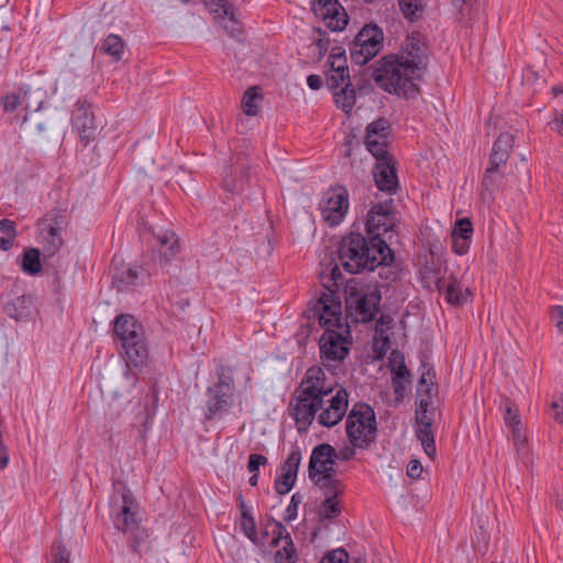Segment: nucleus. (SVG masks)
I'll return each instance as SVG.
<instances>
[{"mask_svg":"<svg viewBox=\"0 0 563 563\" xmlns=\"http://www.w3.org/2000/svg\"><path fill=\"white\" fill-rule=\"evenodd\" d=\"M32 93L30 91H24L22 99L18 93H8L1 98L0 102L3 110L8 113L13 112L22 103H24L26 111H37L41 108L43 101H40L37 107L32 108L29 102Z\"/></svg>","mask_w":563,"mask_h":563,"instance_id":"cd10ccee","label":"nucleus"},{"mask_svg":"<svg viewBox=\"0 0 563 563\" xmlns=\"http://www.w3.org/2000/svg\"><path fill=\"white\" fill-rule=\"evenodd\" d=\"M399 7L404 15L413 21L422 15L424 0H399Z\"/></svg>","mask_w":563,"mask_h":563,"instance_id":"f704fd0d","label":"nucleus"},{"mask_svg":"<svg viewBox=\"0 0 563 563\" xmlns=\"http://www.w3.org/2000/svg\"><path fill=\"white\" fill-rule=\"evenodd\" d=\"M355 455V446H345L340 451L335 450V461H350Z\"/></svg>","mask_w":563,"mask_h":563,"instance_id":"bf43d9fd","label":"nucleus"},{"mask_svg":"<svg viewBox=\"0 0 563 563\" xmlns=\"http://www.w3.org/2000/svg\"><path fill=\"white\" fill-rule=\"evenodd\" d=\"M389 367L393 373V386L397 401L405 397L406 384L410 383V372L407 368L404 355L398 351H393L389 358Z\"/></svg>","mask_w":563,"mask_h":563,"instance_id":"6ab92c4d","label":"nucleus"},{"mask_svg":"<svg viewBox=\"0 0 563 563\" xmlns=\"http://www.w3.org/2000/svg\"><path fill=\"white\" fill-rule=\"evenodd\" d=\"M422 470V465L418 460H411L407 466V475L413 479L419 478Z\"/></svg>","mask_w":563,"mask_h":563,"instance_id":"4d7b16f0","label":"nucleus"},{"mask_svg":"<svg viewBox=\"0 0 563 563\" xmlns=\"http://www.w3.org/2000/svg\"><path fill=\"white\" fill-rule=\"evenodd\" d=\"M214 20H221L222 26L234 36L239 32V23L234 15V10L229 0H202Z\"/></svg>","mask_w":563,"mask_h":563,"instance_id":"a211bd4d","label":"nucleus"},{"mask_svg":"<svg viewBox=\"0 0 563 563\" xmlns=\"http://www.w3.org/2000/svg\"><path fill=\"white\" fill-rule=\"evenodd\" d=\"M301 462V452L298 446L294 448L288 454L286 461L282 466V472L290 474L297 478L298 468Z\"/></svg>","mask_w":563,"mask_h":563,"instance_id":"58836bf2","label":"nucleus"},{"mask_svg":"<svg viewBox=\"0 0 563 563\" xmlns=\"http://www.w3.org/2000/svg\"><path fill=\"white\" fill-rule=\"evenodd\" d=\"M434 422H416L415 433L420 441L424 453L434 459L437 453L434 431L432 429Z\"/></svg>","mask_w":563,"mask_h":563,"instance_id":"393cba45","label":"nucleus"},{"mask_svg":"<svg viewBox=\"0 0 563 563\" xmlns=\"http://www.w3.org/2000/svg\"><path fill=\"white\" fill-rule=\"evenodd\" d=\"M430 58L428 38L419 31L408 34L397 54H390L378 62L372 77L386 92L405 99L419 93L417 80L422 79Z\"/></svg>","mask_w":563,"mask_h":563,"instance_id":"f03ea898","label":"nucleus"},{"mask_svg":"<svg viewBox=\"0 0 563 563\" xmlns=\"http://www.w3.org/2000/svg\"><path fill=\"white\" fill-rule=\"evenodd\" d=\"M69 552L66 549V547L58 544L57 547V553L55 554V562L56 563H70L69 561Z\"/></svg>","mask_w":563,"mask_h":563,"instance_id":"e2e57ef3","label":"nucleus"},{"mask_svg":"<svg viewBox=\"0 0 563 563\" xmlns=\"http://www.w3.org/2000/svg\"><path fill=\"white\" fill-rule=\"evenodd\" d=\"M125 43L121 36L109 34L101 43L100 51L112 57L113 62L122 59Z\"/></svg>","mask_w":563,"mask_h":563,"instance_id":"c85d7f7f","label":"nucleus"},{"mask_svg":"<svg viewBox=\"0 0 563 563\" xmlns=\"http://www.w3.org/2000/svg\"><path fill=\"white\" fill-rule=\"evenodd\" d=\"M349 406V393L328 380L324 371L318 366L307 369L299 386L295 389L289 411L299 433L307 432L314 418L320 426L332 428L345 416Z\"/></svg>","mask_w":563,"mask_h":563,"instance_id":"f257e3e1","label":"nucleus"},{"mask_svg":"<svg viewBox=\"0 0 563 563\" xmlns=\"http://www.w3.org/2000/svg\"><path fill=\"white\" fill-rule=\"evenodd\" d=\"M115 343L129 366H142L148 358V346L143 325L132 314L122 313L113 321Z\"/></svg>","mask_w":563,"mask_h":563,"instance_id":"39448f33","label":"nucleus"},{"mask_svg":"<svg viewBox=\"0 0 563 563\" xmlns=\"http://www.w3.org/2000/svg\"><path fill=\"white\" fill-rule=\"evenodd\" d=\"M504 420L505 423L511 429L521 427L518 409L516 405L509 399H506L504 402Z\"/></svg>","mask_w":563,"mask_h":563,"instance_id":"ea45409f","label":"nucleus"},{"mask_svg":"<svg viewBox=\"0 0 563 563\" xmlns=\"http://www.w3.org/2000/svg\"><path fill=\"white\" fill-rule=\"evenodd\" d=\"M330 70L327 74V86L331 91L338 89L345 82H351L349 67L344 53H332L327 62Z\"/></svg>","mask_w":563,"mask_h":563,"instance_id":"412c9836","label":"nucleus"},{"mask_svg":"<svg viewBox=\"0 0 563 563\" xmlns=\"http://www.w3.org/2000/svg\"><path fill=\"white\" fill-rule=\"evenodd\" d=\"M554 420L563 426V400H554L551 404Z\"/></svg>","mask_w":563,"mask_h":563,"instance_id":"052dcab7","label":"nucleus"},{"mask_svg":"<svg viewBox=\"0 0 563 563\" xmlns=\"http://www.w3.org/2000/svg\"><path fill=\"white\" fill-rule=\"evenodd\" d=\"M511 438L517 451L521 450V448L525 446L526 440L521 434V427H516L515 429H511Z\"/></svg>","mask_w":563,"mask_h":563,"instance_id":"680f3d73","label":"nucleus"},{"mask_svg":"<svg viewBox=\"0 0 563 563\" xmlns=\"http://www.w3.org/2000/svg\"><path fill=\"white\" fill-rule=\"evenodd\" d=\"M0 231L5 234V236L15 238L16 236V225L12 220L2 219L0 221Z\"/></svg>","mask_w":563,"mask_h":563,"instance_id":"6e6d98bb","label":"nucleus"},{"mask_svg":"<svg viewBox=\"0 0 563 563\" xmlns=\"http://www.w3.org/2000/svg\"><path fill=\"white\" fill-rule=\"evenodd\" d=\"M332 282H333V285L334 286H338L339 284V280L342 279V274H341V271L339 268L338 265H335L332 269H331V278H330Z\"/></svg>","mask_w":563,"mask_h":563,"instance_id":"774afa93","label":"nucleus"},{"mask_svg":"<svg viewBox=\"0 0 563 563\" xmlns=\"http://www.w3.org/2000/svg\"><path fill=\"white\" fill-rule=\"evenodd\" d=\"M382 295L378 288L352 292L346 299V309L356 322L367 323L379 312Z\"/></svg>","mask_w":563,"mask_h":563,"instance_id":"9d476101","label":"nucleus"},{"mask_svg":"<svg viewBox=\"0 0 563 563\" xmlns=\"http://www.w3.org/2000/svg\"><path fill=\"white\" fill-rule=\"evenodd\" d=\"M275 560L277 563L296 562V549L290 536H287L284 547L276 552Z\"/></svg>","mask_w":563,"mask_h":563,"instance_id":"a19ab883","label":"nucleus"},{"mask_svg":"<svg viewBox=\"0 0 563 563\" xmlns=\"http://www.w3.org/2000/svg\"><path fill=\"white\" fill-rule=\"evenodd\" d=\"M551 318L555 321V328L563 334V305L553 306L551 308Z\"/></svg>","mask_w":563,"mask_h":563,"instance_id":"5fc2aeb1","label":"nucleus"},{"mask_svg":"<svg viewBox=\"0 0 563 563\" xmlns=\"http://www.w3.org/2000/svg\"><path fill=\"white\" fill-rule=\"evenodd\" d=\"M155 238L159 245V266H165L179 252V242L175 232L165 230L155 233Z\"/></svg>","mask_w":563,"mask_h":563,"instance_id":"b1692460","label":"nucleus"},{"mask_svg":"<svg viewBox=\"0 0 563 563\" xmlns=\"http://www.w3.org/2000/svg\"><path fill=\"white\" fill-rule=\"evenodd\" d=\"M347 552L344 549L339 548L325 554L321 559L320 563H347Z\"/></svg>","mask_w":563,"mask_h":563,"instance_id":"09e8293b","label":"nucleus"},{"mask_svg":"<svg viewBox=\"0 0 563 563\" xmlns=\"http://www.w3.org/2000/svg\"><path fill=\"white\" fill-rule=\"evenodd\" d=\"M366 130L369 131V137H373V134L388 136L389 130H390V124L386 119L380 118V119L372 122L371 124H368Z\"/></svg>","mask_w":563,"mask_h":563,"instance_id":"49530a36","label":"nucleus"},{"mask_svg":"<svg viewBox=\"0 0 563 563\" xmlns=\"http://www.w3.org/2000/svg\"><path fill=\"white\" fill-rule=\"evenodd\" d=\"M515 143L514 135L505 132L501 133L494 142L489 155V166L503 169L510 156Z\"/></svg>","mask_w":563,"mask_h":563,"instance_id":"5701e85b","label":"nucleus"},{"mask_svg":"<svg viewBox=\"0 0 563 563\" xmlns=\"http://www.w3.org/2000/svg\"><path fill=\"white\" fill-rule=\"evenodd\" d=\"M296 483V477L282 472L280 476L275 481V490L278 495H286L289 493Z\"/></svg>","mask_w":563,"mask_h":563,"instance_id":"37998d69","label":"nucleus"},{"mask_svg":"<svg viewBox=\"0 0 563 563\" xmlns=\"http://www.w3.org/2000/svg\"><path fill=\"white\" fill-rule=\"evenodd\" d=\"M322 84V78L319 75H309L307 78V85L312 90H319Z\"/></svg>","mask_w":563,"mask_h":563,"instance_id":"0e129e2a","label":"nucleus"},{"mask_svg":"<svg viewBox=\"0 0 563 563\" xmlns=\"http://www.w3.org/2000/svg\"><path fill=\"white\" fill-rule=\"evenodd\" d=\"M111 517L114 527L130 534L129 547L136 554H142L148 549V533L140 527L137 520L139 505L123 482L113 483V493L110 497Z\"/></svg>","mask_w":563,"mask_h":563,"instance_id":"20e7f679","label":"nucleus"},{"mask_svg":"<svg viewBox=\"0 0 563 563\" xmlns=\"http://www.w3.org/2000/svg\"><path fill=\"white\" fill-rule=\"evenodd\" d=\"M350 342L336 330H324L319 340L320 357L328 366L331 362H342L349 353Z\"/></svg>","mask_w":563,"mask_h":563,"instance_id":"ddd939ff","label":"nucleus"},{"mask_svg":"<svg viewBox=\"0 0 563 563\" xmlns=\"http://www.w3.org/2000/svg\"><path fill=\"white\" fill-rule=\"evenodd\" d=\"M435 287L440 294L444 295V299L453 305L461 306L467 299V291H463L461 282L452 274L445 278H437Z\"/></svg>","mask_w":563,"mask_h":563,"instance_id":"4be33fe9","label":"nucleus"},{"mask_svg":"<svg viewBox=\"0 0 563 563\" xmlns=\"http://www.w3.org/2000/svg\"><path fill=\"white\" fill-rule=\"evenodd\" d=\"M239 506L242 514L241 527L244 534L253 542L256 540V525L254 518L249 514L242 495L239 496Z\"/></svg>","mask_w":563,"mask_h":563,"instance_id":"72a5a7b5","label":"nucleus"},{"mask_svg":"<svg viewBox=\"0 0 563 563\" xmlns=\"http://www.w3.org/2000/svg\"><path fill=\"white\" fill-rule=\"evenodd\" d=\"M73 125L79 133L80 141L88 145L93 141L98 133V126L95 123V114L91 110V103L87 100H79L73 117Z\"/></svg>","mask_w":563,"mask_h":563,"instance_id":"2eb2a0df","label":"nucleus"},{"mask_svg":"<svg viewBox=\"0 0 563 563\" xmlns=\"http://www.w3.org/2000/svg\"><path fill=\"white\" fill-rule=\"evenodd\" d=\"M311 10L334 32L343 31L349 22L347 13L339 0H313Z\"/></svg>","mask_w":563,"mask_h":563,"instance_id":"f8f14e48","label":"nucleus"},{"mask_svg":"<svg viewBox=\"0 0 563 563\" xmlns=\"http://www.w3.org/2000/svg\"><path fill=\"white\" fill-rule=\"evenodd\" d=\"M44 253L47 256L54 255L62 246L63 239L60 232L53 228H45L43 231Z\"/></svg>","mask_w":563,"mask_h":563,"instance_id":"473e14b6","label":"nucleus"},{"mask_svg":"<svg viewBox=\"0 0 563 563\" xmlns=\"http://www.w3.org/2000/svg\"><path fill=\"white\" fill-rule=\"evenodd\" d=\"M144 275L142 267H129L117 277V280L123 286H135L140 278Z\"/></svg>","mask_w":563,"mask_h":563,"instance_id":"e433bc0d","label":"nucleus"},{"mask_svg":"<svg viewBox=\"0 0 563 563\" xmlns=\"http://www.w3.org/2000/svg\"><path fill=\"white\" fill-rule=\"evenodd\" d=\"M301 501H302V496L299 493H295L291 496L290 503L286 509V517H285L286 521H292L296 519L298 506H299V504H301Z\"/></svg>","mask_w":563,"mask_h":563,"instance_id":"8fccbe9b","label":"nucleus"},{"mask_svg":"<svg viewBox=\"0 0 563 563\" xmlns=\"http://www.w3.org/2000/svg\"><path fill=\"white\" fill-rule=\"evenodd\" d=\"M32 302V297L29 295H19L13 299L7 301L3 306L5 313L15 320L24 318L29 313V307Z\"/></svg>","mask_w":563,"mask_h":563,"instance_id":"bb28decb","label":"nucleus"},{"mask_svg":"<svg viewBox=\"0 0 563 563\" xmlns=\"http://www.w3.org/2000/svg\"><path fill=\"white\" fill-rule=\"evenodd\" d=\"M14 239L15 238H11V236H0V250H2V251L11 250L13 246Z\"/></svg>","mask_w":563,"mask_h":563,"instance_id":"338daca9","label":"nucleus"},{"mask_svg":"<svg viewBox=\"0 0 563 563\" xmlns=\"http://www.w3.org/2000/svg\"><path fill=\"white\" fill-rule=\"evenodd\" d=\"M242 177L240 180H235L231 177L225 176L223 179V187L227 191L231 192H242L244 190V178L249 174V169H241Z\"/></svg>","mask_w":563,"mask_h":563,"instance_id":"a18cd8bd","label":"nucleus"},{"mask_svg":"<svg viewBox=\"0 0 563 563\" xmlns=\"http://www.w3.org/2000/svg\"><path fill=\"white\" fill-rule=\"evenodd\" d=\"M44 221L47 223L46 228H53L60 232L65 223V218L60 209H53L45 214Z\"/></svg>","mask_w":563,"mask_h":563,"instance_id":"c03bdc74","label":"nucleus"},{"mask_svg":"<svg viewBox=\"0 0 563 563\" xmlns=\"http://www.w3.org/2000/svg\"><path fill=\"white\" fill-rule=\"evenodd\" d=\"M435 408L429 409H416L415 421L416 422H434Z\"/></svg>","mask_w":563,"mask_h":563,"instance_id":"864d4df0","label":"nucleus"},{"mask_svg":"<svg viewBox=\"0 0 563 563\" xmlns=\"http://www.w3.org/2000/svg\"><path fill=\"white\" fill-rule=\"evenodd\" d=\"M366 147L369 153L376 158V162L389 161L393 157L387 152V142L369 141L366 142Z\"/></svg>","mask_w":563,"mask_h":563,"instance_id":"79ce46f5","label":"nucleus"},{"mask_svg":"<svg viewBox=\"0 0 563 563\" xmlns=\"http://www.w3.org/2000/svg\"><path fill=\"white\" fill-rule=\"evenodd\" d=\"M421 367L426 371L422 372L418 383L416 409L435 408L433 406V397L438 394V388L433 383V368L424 362L421 363Z\"/></svg>","mask_w":563,"mask_h":563,"instance_id":"f3484780","label":"nucleus"},{"mask_svg":"<svg viewBox=\"0 0 563 563\" xmlns=\"http://www.w3.org/2000/svg\"><path fill=\"white\" fill-rule=\"evenodd\" d=\"M338 253L341 265L351 274L373 272L394 261V253L385 239H375L355 231L342 238Z\"/></svg>","mask_w":563,"mask_h":563,"instance_id":"7ed1b4c3","label":"nucleus"},{"mask_svg":"<svg viewBox=\"0 0 563 563\" xmlns=\"http://www.w3.org/2000/svg\"><path fill=\"white\" fill-rule=\"evenodd\" d=\"M384 33L377 25H365L354 37L350 46L352 62L365 65L383 48Z\"/></svg>","mask_w":563,"mask_h":563,"instance_id":"6e6552de","label":"nucleus"},{"mask_svg":"<svg viewBox=\"0 0 563 563\" xmlns=\"http://www.w3.org/2000/svg\"><path fill=\"white\" fill-rule=\"evenodd\" d=\"M373 176L378 190L385 191L389 195L397 190L398 178L393 159H382V162H376L373 169Z\"/></svg>","mask_w":563,"mask_h":563,"instance_id":"aec40b11","label":"nucleus"},{"mask_svg":"<svg viewBox=\"0 0 563 563\" xmlns=\"http://www.w3.org/2000/svg\"><path fill=\"white\" fill-rule=\"evenodd\" d=\"M335 449L329 443H321L313 448L310 460L308 474L310 479L321 477V473L327 471V467L335 464Z\"/></svg>","mask_w":563,"mask_h":563,"instance_id":"dca6fc26","label":"nucleus"},{"mask_svg":"<svg viewBox=\"0 0 563 563\" xmlns=\"http://www.w3.org/2000/svg\"><path fill=\"white\" fill-rule=\"evenodd\" d=\"M342 507L339 499L324 498L320 505V516L332 520L341 515Z\"/></svg>","mask_w":563,"mask_h":563,"instance_id":"4c0bfd02","label":"nucleus"},{"mask_svg":"<svg viewBox=\"0 0 563 563\" xmlns=\"http://www.w3.org/2000/svg\"><path fill=\"white\" fill-rule=\"evenodd\" d=\"M345 430L353 446L368 449L375 442L377 432L373 408L364 402L355 404L346 417Z\"/></svg>","mask_w":563,"mask_h":563,"instance_id":"423d86ee","label":"nucleus"},{"mask_svg":"<svg viewBox=\"0 0 563 563\" xmlns=\"http://www.w3.org/2000/svg\"><path fill=\"white\" fill-rule=\"evenodd\" d=\"M336 106L345 113H350L355 106V89L351 82H345L344 88L334 93Z\"/></svg>","mask_w":563,"mask_h":563,"instance_id":"2f4dec72","label":"nucleus"},{"mask_svg":"<svg viewBox=\"0 0 563 563\" xmlns=\"http://www.w3.org/2000/svg\"><path fill=\"white\" fill-rule=\"evenodd\" d=\"M349 209V194L344 187L331 188L322 207V217L330 225H338Z\"/></svg>","mask_w":563,"mask_h":563,"instance_id":"4468645a","label":"nucleus"},{"mask_svg":"<svg viewBox=\"0 0 563 563\" xmlns=\"http://www.w3.org/2000/svg\"><path fill=\"white\" fill-rule=\"evenodd\" d=\"M287 536H290L286 527L280 522H275L273 543L278 544L280 540L287 541Z\"/></svg>","mask_w":563,"mask_h":563,"instance_id":"13d9d810","label":"nucleus"},{"mask_svg":"<svg viewBox=\"0 0 563 563\" xmlns=\"http://www.w3.org/2000/svg\"><path fill=\"white\" fill-rule=\"evenodd\" d=\"M258 88L257 87H250L245 92H244V96H243V99H242V108H243V112L246 114V115H256L257 112H258V107H257V99H260V95L257 92Z\"/></svg>","mask_w":563,"mask_h":563,"instance_id":"c9c22d12","label":"nucleus"},{"mask_svg":"<svg viewBox=\"0 0 563 563\" xmlns=\"http://www.w3.org/2000/svg\"><path fill=\"white\" fill-rule=\"evenodd\" d=\"M504 178V172L500 168H494L488 166L483 175L482 187L485 192H483V198L486 195L489 197L498 189L500 181Z\"/></svg>","mask_w":563,"mask_h":563,"instance_id":"c756f323","label":"nucleus"},{"mask_svg":"<svg viewBox=\"0 0 563 563\" xmlns=\"http://www.w3.org/2000/svg\"><path fill=\"white\" fill-rule=\"evenodd\" d=\"M267 457L262 454H251L249 456L247 470L250 473H258L260 466L266 465Z\"/></svg>","mask_w":563,"mask_h":563,"instance_id":"603ef678","label":"nucleus"},{"mask_svg":"<svg viewBox=\"0 0 563 563\" xmlns=\"http://www.w3.org/2000/svg\"><path fill=\"white\" fill-rule=\"evenodd\" d=\"M233 379L229 376L220 375L219 380L207 388L205 418L212 420L228 412L233 404Z\"/></svg>","mask_w":563,"mask_h":563,"instance_id":"1a4fd4ad","label":"nucleus"},{"mask_svg":"<svg viewBox=\"0 0 563 563\" xmlns=\"http://www.w3.org/2000/svg\"><path fill=\"white\" fill-rule=\"evenodd\" d=\"M365 221V232L373 238L391 240L396 225L395 206L393 199L383 202H371Z\"/></svg>","mask_w":563,"mask_h":563,"instance_id":"0eeeda50","label":"nucleus"},{"mask_svg":"<svg viewBox=\"0 0 563 563\" xmlns=\"http://www.w3.org/2000/svg\"><path fill=\"white\" fill-rule=\"evenodd\" d=\"M22 271L32 276L41 273L42 263L38 249L31 247L24 251L22 258Z\"/></svg>","mask_w":563,"mask_h":563,"instance_id":"7c9ffc66","label":"nucleus"},{"mask_svg":"<svg viewBox=\"0 0 563 563\" xmlns=\"http://www.w3.org/2000/svg\"><path fill=\"white\" fill-rule=\"evenodd\" d=\"M317 302L313 303L311 310L313 316L318 317L319 324L325 330H334L341 328V300L335 290L325 286Z\"/></svg>","mask_w":563,"mask_h":563,"instance_id":"9b49d317","label":"nucleus"},{"mask_svg":"<svg viewBox=\"0 0 563 563\" xmlns=\"http://www.w3.org/2000/svg\"><path fill=\"white\" fill-rule=\"evenodd\" d=\"M317 486L320 487L324 498L339 499L344 494L343 483L336 478L328 476L317 477L311 479Z\"/></svg>","mask_w":563,"mask_h":563,"instance_id":"a878e982","label":"nucleus"},{"mask_svg":"<svg viewBox=\"0 0 563 563\" xmlns=\"http://www.w3.org/2000/svg\"><path fill=\"white\" fill-rule=\"evenodd\" d=\"M393 323V319L391 317L389 316H382L378 320H377V323H376V331L377 332H383L384 331V328H390Z\"/></svg>","mask_w":563,"mask_h":563,"instance_id":"69168bd1","label":"nucleus"},{"mask_svg":"<svg viewBox=\"0 0 563 563\" xmlns=\"http://www.w3.org/2000/svg\"><path fill=\"white\" fill-rule=\"evenodd\" d=\"M470 243H471L470 239L452 235V250L454 253H456L459 255H463V254L467 253V251L470 249Z\"/></svg>","mask_w":563,"mask_h":563,"instance_id":"3c124183","label":"nucleus"},{"mask_svg":"<svg viewBox=\"0 0 563 563\" xmlns=\"http://www.w3.org/2000/svg\"><path fill=\"white\" fill-rule=\"evenodd\" d=\"M473 227L472 222L467 218H463L456 221L455 227L452 231V235L459 238L470 239L472 238Z\"/></svg>","mask_w":563,"mask_h":563,"instance_id":"de8ad7c7","label":"nucleus"}]
</instances>
